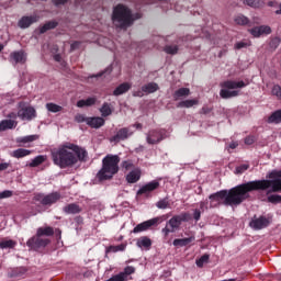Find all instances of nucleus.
<instances>
[{"label": "nucleus", "instance_id": "nucleus-1", "mask_svg": "<svg viewBox=\"0 0 281 281\" xmlns=\"http://www.w3.org/2000/svg\"><path fill=\"white\" fill-rule=\"evenodd\" d=\"M269 188L271 189L269 190ZM255 190H268L267 194H271V192H280L281 180L272 182L269 180H255L239 184L228 192L226 191V201H224V205H240V202L245 201L247 192H254Z\"/></svg>", "mask_w": 281, "mask_h": 281}, {"label": "nucleus", "instance_id": "nucleus-2", "mask_svg": "<svg viewBox=\"0 0 281 281\" xmlns=\"http://www.w3.org/2000/svg\"><path fill=\"white\" fill-rule=\"evenodd\" d=\"M50 155L53 162L59 168H71L79 161H87V157H89L87 149L74 143L59 145L58 148L52 150Z\"/></svg>", "mask_w": 281, "mask_h": 281}, {"label": "nucleus", "instance_id": "nucleus-3", "mask_svg": "<svg viewBox=\"0 0 281 281\" xmlns=\"http://www.w3.org/2000/svg\"><path fill=\"white\" fill-rule=\"evenodd\" d=\"M120 157L117 155L108 154L102 159V167L97 173L99 181H111L114 175L120 172Z\"/></svg>", "mask_w": 281, "mask_h": 281}, {"label": "nucleus", "instance_id": "nucleus-4", "mask_svg": "<svg viewBox=\"0 0 281 281\" xmlns=\"http://www.w3.org/2000/svg\"><path fill=\"white\" fill-rule=\"evenodd\" d=\"M112 21L113 23H116V27H128L130 25H133L135 19H133L128 8L119 4L113 11Z\"/></svg>", "mask_w": 281, "mask_h": 281}, {"label": "nucleus", "instance_id": "nucleus-5", "mask_svg": "<svg viewBox=\"0 0 281 281\" xmlns=\"http://www.w3.org/2000/svg\"><path fill=\"white\" fill-rule=\"evenodd\" d=\"M188 218H190V215L188 213L175 215L167 222L166 227L162 228V234L165 236H168V234H172L173 232H177V229L181 227V223L188 221Z\"/></svg>", "mask_w": 281, "mask_h": 281}, {"label": "nucleus", "instance_id": "nucleus-6", "mask_svg": "<svg viewBox=\"0 0 281 281\" xmlns=\"http://www.w3.org/2000/svg\"><path fill=\"white\" fill-rule=\"evenodd\" d=\"M18 109V117H21L22 120L31 121L36 117V110L25 102H20Z\"/></svg>", "mask_w": 281, "mask_h": 281}, {"label": "nucleus", "instance_id": "nucleus-7", "mask_svg": "<svg viewBox=\"0 0 281 281\" xmlns=\"http://www.w3.org/2000/svg\"><path fill=\"white\" fill-rule=\"evenodd\" d=\"M36 201H40V203H42V205H54V203H57V201H60V193L53 192L47 195L37 194Z\"/></svg>", "mask_w": 281, "mask_h": 281}, {"label": "nucleus", "instance_id": "nucleus-8", "mask_svg": "<svg viewBox=\"0 0 281 281\" xmlns=\"http://www.w3.org/2000/svg\"><path fill=\"white\" fill-rule=\"evenodd\" d=\"M159 223V217H155L148 221H145L140 224H137L133 231L132 234H140V232H148L153 227V225H157Z\"/></svg>", "mask_w": 281, "mask_h": 281}, {"label": "nucleus", "instance_id": "nucleus-9", "mask_svg": "<svg viewBox=\"0 0 281 281\" xmlns=\"http://www.w3.org/2000/svg\"><path fill=\"white\" fill-rule=\"evenodd\" d=\"M157 188H159V181L153 180V181L146 183L145 186L140 187V189L137 191V194L138 195L150 194V192H155V190H157Z\"/></svg>", "mask_w": 281, "mask_h": 281}, {"label": "nucleus", "instance_id": "nucleus-10", "mask_svg": "<svg viewBox=\"0 0 281 281\" xmlns=\"http://www.w3.org/2000/svg\"><path fill=\"white\" fill-rule=\"evenodd\" d=\"M127 183H137L142 179V169L134 168L133 171H130L125 177Z\"/></svg>", "mask_w": 281, "mask_h": 281}, {"label": "nucleus", "instance_id": "nucleus-11", "mask_svg": "<svg viewBox=\"0 0 281 281\" xmlns=\"http://www.w3.org/2000/svg\"><path fill=\"white\" fill-rule=\"evenodd\" d=\"M250 34L255 38H259V36H262L265 34H271V26L263 25V26L255 27L250 30Z\"/></svg>", "mask_w": 281, "mask_h": 281}, {"label": "nucleus", "instance_id": "nucleus-12", "mask_svg": "<svg viewBox=\"0 0 281 281\" xmlns=\"http://www.w3.org/2000/svg\"><path fill=\"white\" fill-rule=\"evenodd\" d=\"M227 196V191H220L216 193H213L209 196L211 203H225Z\"/></svg>", "mask_w": 281, "mask_h": 281}, {"label": "nucleus", "instance_id": "nucleus-13", "mask_svg": "<svg viewBox=\"0 0 281 281\" xmlns=\"http://www.w3.org/2000/svg\"><path fill=\"white\" fill-rule=\"evenodd\" d=\"M136 245L137 247H139V249H144L145 251H148L150 247H153V240L147 236H143L137 239Z\"/></svg>", "mask_w": 281, "mask_h": 281}, {"label": "nucleus", "instance_id": "nucleus-14", "mask_svg": "<svg viewBox=\"0 0 281 281\" xmlns=\"http://www.w3.org/2000/svg\"><path fill=\"white\" fill-rule=\"evenodd\" d=\"M38 19L36 16H23L21 20L18 22L19 27L22 30H25L32 25V23H36Z\"/></svg>", "mask_w": 281, "mask_h": 281}, {"label": "nucleus", "instance_id": "nucleus-15", "mask_svg": "<svg viewBox=\"0 0 281 281\" xmlns=\"http://www.w3.org/2000/svg\"><path fill=\"white\" fill-rule=\"evenodd\" d=\"M104 119L97 116V117H88L86 120V123L88 124V126H90L91 128H101V126H104Z\"/></svg>", "mask_w": 281, "mask_h": 281}, {"label": "nucleus", "instance_id": "nucleus-16", "mask_svg": "<svg viewBox=\"0 0 281 281\" xmlns=\"http://www.w3.org/2000/svg\"><path fill=\"white\" fill-rule=\"evenodd\" d=\"M268 225L269 220L265 217H259L250 222V227H252V229H263V227H267Z\"/></svg>", "mask_w": 281, "mask_h": 281}, {"label": "nucleus", "instance_id": "nucleus-17", "mask_svg": "<svg viewBox=\"0 0 281 281\" xmlns=\"http://www.w3.org/2000/svg\"><path fill=\"white\" fill-rule=\"evenodd\" d=\"M164 139V136L159 131H150L147 136L148 144H159Z\"/></svg>", "mask_w": 281, "mask_h": 281}, {"label": "nucleus", "instance_id": "nucleus-18", "mask_svg": "<svg viewBox=\"0 0 281 281\" xmlns=\"http://www.w3.org/2000/svg\"><path fill=\"white\" fill-rule=\"evenodd\" d=\"M38 138L40 136L37 134L22 136L16 138V144H19V146H25V144H32V142H36Z\"/></svg>", "mask_w": 281, "mask_h": 281}, {"label": "nucleus", "instance_id": "nucleus-19", "mask_svg": "<svg viewBox=\"0 0 281 281\" xmlns=\"http://www.w3.org/2000/svg\"><path fill=\"white\" fill-rule=\"evenodd\" d=\"M29 155H32V150L25 148H19L11 153V157H14V159H23V157H29Z\"/></svg>", "mask_w": 281, "mask_h": 281}, {"label": "nucleus", "instance_id": "nucleus-20", "mask_svg": "<svg viewBox=\"0 0 281 281\" xmlns=\"http://www.w3.org/2000/svg\"><path fill=\"white\" fill-rule=\"evenodd\" d=\"M224 89H243L245 87L244 81H225L221 83Z\"/></svg>", "mask_w": 281, "mask_h": 281}, {"label": "nucleus", "instance_id": "nucleus-21", "mask_svg": "<svg viewBox=\"0 0 281 281\" xmlns=\"http://www.w3.org/2000/svg\"><path fill=\"white\" fill-rule=\"evenodd\" d=\"M16 121L12 120H3L0 122V133L3 131H10L12 128H16Z\"/></svg>", "mask_w": 281, "mask_h": 281}, {"label": "nucleus", "instance_id": "nucleus-22", "mask_svg": "<svg viewBox=\"0 0 281 281\" xmlns=\"http://www.w3.org/2000/svg\"><path fill=\"white\" fill-rule=\"evenodd\" d=\"M64 212L66 214H80V212H82V207L76 203H70L64 207Z\"/></svg>", "mask_w": 281, "mask_h": 281}, {"label": "nucleus", "instance_id": "nucleus-23", "mask_svg": "<svg viewBox=\"0 0 281 281\" xmlns=\"http://www.w3.org/2000/svg\"><path fill=\"white\" fill-rule=\"evenodd\" d=\"M128 135H131V133H128V128L123 127L116 133L115 136L112 137L111 142H120V139H126Z\"/></svg>", "mask_w": 281, "mask_h": 281}, {"label": "nucleus", "instance_id": "nucleus-24", "mask_svg": "<svg viewBox=\"0 0 281 281\" xmlns=\"http://www.w3.org/2000/svg\"><path fill=\"white\" fill-rule=\"evenodd\" d=\"M45 161H47V156L40 155V156H36L35 158H33L31 160V162L29 164V167L30 168H37V166H41V164H45Z\"/></svg>", "mask_w": 281, "mask_h": 281}, {"label": "nucleus", "instance_id": "nucleus-25", "mask_svg": "<svg viewBox=\"0 0 281 281\" xmlns=\"http://www.w3.org/2000/svg\"><path fill=\"white\" fill-rule=\"evenodd\" d=\"M190 95L189 88H180L173 93L175 100H181V98H188Z\"/></svg>", "mask_w": 281, "mask_h": 281}, {"label": "nucleus", "instance_id": "nucleus-26", "mask_svg": "<svg viewBox=\"0 0 281 281\" xmlns=\"http://www.w3.org/2000/svg\"><path fill=\"white\" fill-rule=\"evenodd\" d=\"M36 236L41 238V236H54V228L47 227H40L37 229Z\"/></svg>", "mask_w": 281, "mask_h": 281}, {"label": "nucleus", "instance_id": "nucleus-27", "mask_svg": "<svg viewBox=\"0 0 281 281\" xmlns=\"http://www.w3.org/2000/svg\"><path fill=\"white\" fill-rule=\"evenodd\" d=\"M196 104H199L198 99H190V100L181 101L179 103V106L182 109H192V106H196Z\"/></svg>", "mask_w": 281, "mask_h": 281}, {"label": "nucleus", "instance_id": "nucleus-28", "mask_svg": "<svg viewBox=\"0 0 281 281\" xmlns=\"http://www.w3.org/2000/svg\"><path fill=\"white\" fill-rule=\"evenodd\" d=\"M11 58L14 60V63H25L26 60L24 52H14L11 54Z\"/></svg>", "mask_w": 281, "mask_h": 281}, {"label": "nucleus", "instance_id": "nucleus-29", "mask_svg": "<svg viewBox=\"0 0 281 281\" xmlns=\"http://www.w3.org/2000/svg\"><path fill=\"white\" fill-rule=\"evenodd\" d=\"M95 104V98H88L86 100H79L77 106L82 109L83 106H93Z\"/></svg>", "mask_w": 281, "mask_h": 281}, {"label": "nucleus", "instance_id": "nucleus-30", "mask_svg": "<svg viewBox=\"0 0 281 281\" xmlns=\"http://www.w3.org/2000/svg\"><path fill=\"white\" fill-rule=\"evenodd\" d=\"M194 240V237H188L182 239H175L173 245L175 247H186V245H190Z\"/></svg>", "mask_w": 281, "mask_h": 281}, {"label": "nucleus", "instance_id": "nucleus-31", "mask_svg": "<svg viewBox=\"0 0 281 281\" xmlns=\"http://www.w3.org/2000/svg\"><path fill=\"white\" fill-rule=\"evenodd\" d=\"M128 89H131V83H122L114 90L113 94L122 95L123 93H126Z\"/></svg>", "mask_w": 281, "mask_h": 281}, {"label": "nucleus", "instance_id": "nucleus-32", "mask_svg": "<svg viewBox=\"0 0 281 281\" xmlns=\"http://www.w3.org/2000/svg\"><path fill=\"white\" fill-rule=\"evenodd\" d=\"M14 247H16V241L12 239L0 241V249H14Z\"/></svg>", "mask_w": 281, "mask_h": 281}, {"label": "nucleus", "instance_id": "nucleus-33", "mask_svg": "<svg viewBox=\"0 0 281 281\" xmlns=\"http://www.w3.org/2000/svg\"><path fill=\"white\" fill-rule=\"evenodd\" d=\"M100 113L102 117H109V115L113 113V110L111 109V105L109 103H104L100 109Z\"/></svg>", "mask_w": 281, "mask_h": 281}, {"label": "nucleus", "instance_id": "nucleus-34", "mask_svg": "<svg viewBox=\"0 0 281 281\" xmlns=\"http://www.w3.org/2000/svg\"><path fill=\"white\" fill-rule=\"evenodd\" d=\"M268 122H269V124H280V122H281L280 110L273 112L269 116Z\"/></svg>", "mask_w": 281, "mask_h": 281}, {"label": "nucleus", "instance_id": "nucleus-35", "mask_svg": "<svg viewBox=\"0 0 281 281\" xmlns=\"http://www.w3.org/2000/svg\"><path fill=\"white\" fill-rule=\"evenodd\" d=\"M220 95L221 98H224V99L236 98V95H238V91L236 90L229 91V90L222 89L220 92Z\"/></svg>", "mask_w": 281, "mask_h": 281}, {"label": "nucleus", "instance_id": "nucleus-36", "mask_svg": "<svg viewBox=\"0 0 281 281\" xmlns=\"http://www.w3.org/2000/svg\"><path fill=\"white\" fill-rule=\"evenodd\" d=\"M158 89H159V86H157V83H148L143 87V91L145 93H155V91H157Z\"/></svg>", "mask_w": 281, "mask_h": 281}, {"label": "nucleus", "instance_id": "nucleus-37", "mask_svg": "<svg viewBox=\"0 0 281 281\" xmlns=\"http://www.w3.org/2000/svg\"><path fill=\"white\" fill-rule=\"evenodd\" d=\"M123 276V279L128 280V276H133L135 273V267L127 266L123 272H120Z\"/></svg>", "mask_w": 281, "mask_h": 281}, {"label": "nucleus", "instance_id": "nucleus-38", "mask_svg": "<svg viewBox=\"0 0 281 281\" xmlns=\"http://www.w3.org/2000/svg\"><path fill=\"white\" fill-rule=\"evenodd\" d=\"M47 111H50V113H58L63 111V106L55 104V103H47L46 104Z\"/></svg>", "mask_w": 281, "mask_h": 281}, {"label": "nucleus", "instance_id": "nucleus-39", "mask_svg": "<svg viewBox=\"0 0 281 281\" xmlns=\"http://www.w3.org/2000/svg\"><path fill=\"white\" fill-rule=\"evenodd\" d=\"M57 25H58V23H56V22H48L40 29V32H41V34H45V32H47V30H54V27H56Z\"/></svg>", "mask_w": 281, "mask_h": 281}, {"label": "nucleus", "instance_id": "nucleus-40", "mask_svg": "<svg viewBox=\"0 0 281 281\" xmlns=\"http://www.w3.org/2000/svg\"><path fill=\"white\" fill-rule=\"evenodd\" d=\"M210 262V255H203L200 259H196V267H203V265H207Z\"/></svg>", "mask_w": 281, "mask_h": 281}, {"label": "nucleus", "instance_id": "nucleus-41", "mask_svg": "<svg viewBox=\"0 0 281 281\" xmlns=\"http://www.w3.org/2000/svg\"><path fill=\"white\" fill-rule=\"evenodd\" d=\"M245 47H251V41L237 42L234 46L235 49H243Z\"/></svg>", "mask_w": 281, "mask_h": 281}, {"label": "nucleus", "instance_id": "nucleus-42", "mask_svg": "<svg viewBox=\"0 0 281 281\" xmlns=\"http://www.w3.org/2000/svg\"><path fill=\"white\" fill-rule=\"evenodd\" d=\"M244 3L250 8H260L262 5L260 0H244Z\"/></svg>", "mask_w": 281, "mask_h": 281}, {"label": "nucleus", "instance_id": "nucleus-43", "mask_svg": "<svg viewBox=\"0 0 281 281\" xmlns=\"http://www.w3.org/2000/svg\"><path fill=\"white\" fill-rule=\"evenodd\" d=\"M269 179H277V180H271V182L273 181H281V170H274V171H271L268 176ZM270 181V180H268Z\"/></svg>", "mask_w": 281, "mask_h": 281}, {"label": "nucleus", "instance_id": "nucleus-44", "mask_svg": "<svg viewBox=\"0 0 281 281\" xmlns=\"http://www.w3.org/2000/svg\"><path fill=\"white\" fill-rule=\"evenodd\" d=\"M126 247L124 245H119V246H110L108 248V251L111 254H117V251H124Z\"/></svg>", "mask_w": 281, "mask_h": 281}, {"label": "nucleus", "instance_id": "nucleus-45", "mask_svg": "<svg viewBox=\"0 0 281 281\" xmlns=\"http://www.w3.org/2000/svg\"><path fill=\"white\" fill-rule=\"evenodd\" d=\"M268 202L273 203V204L281 203V195L270 194V195H268Z\"/></svg>", "mask_w": 281, "mask_h": 281}, {"label": "nucleus", "instance_id": "nucleus-46", "mask_svg": "<svg viewBox=\"0 0 281 281\" xmlns=\"http://www.w3.org/2000/svg\"><path fill=\"white\" fill-rule=\"evenodd\" d=\"M235 23H237V25H247V23H249V20L245 15H238L235 19Z\"/></svg>", "mask_w": 281, "mask_h": 281}, {"label": "nucleus", "instance_id": "nucleus-47", "mask_svg": "<svg viewBox=\"0 0 281 281\" xmlns=\"http://www.w3.org/2000/svg\"><path fill=\"white\" fill-rule=\"evenodd\" d=\"M122 168H124V170H133V168H135V165L131 160H124L122 162Z\"/></svg>", "mask_w": 281, "mask_h": 281}, {"label": "nucleus", "instance_id": "nucleus-48", "mask_svg": "<svg viewBox=\"0 0 281 281\" xmlns=\"http://www.w3.org/2000/svg\"><path fill=\"white\" fill-rule=\"evenodd\" d=\"M249 169V165H241V166H238V167H236V169H235V173L236 175H243V172H245L246 170H248Z\"/></svg>", "mask_w": 281, "mask_h": 281}, {"label": "nucleus", "instance_id": "nucleus-49", "mask_svg": "<svg viewBox=\"0 0 281 281\" xmlns=\"http://www.w3.org/2000/svg\"><path fill=\"white\" fill-rule=\"evenodd\" d=\"M169 206L170 204L166 200H160L159 202H157V207L159 210H168Z\"/></svg>", "mask_w": 281, "mask_h": 281}, {"label": "nucleus", "instance_id": "nucleus-50", "mask_svg": "<svg viewBox=\"0 0 281 281\" xmlns=\"http://www.w3.org/2000/svg\"><path fill=\"white\" fill-rule=\"evenodd\" d=\"M165 52L166 54H177V52H179V48L177 46H166Z\"/></svg>", "mask_w": 281, "mask_h": 281}, {"label": "nucleus", "instance_id": "nucleus-51", "mask_svg": "<svg viewBox=\"0 0 281 281\" xmlns=\"http://www.w3.org/2000/svg\"><path fill=\"white\" fill-rule=\"evenodd\" d=\"M272 95H277L279 100L281 99V87L280 86H274L272 88Z\"/></svg>", "mask_w": 281, "mask_h": 281}, {"label": "nucleus", "instance_id": "nucleus-52", "mask_svg": "<svg viewBox=\"0 0 281 281\" xmlns=\"http://www.w3.org/2000/svg\"><path fill=\"white\" fill-rule=\"evenodd\" d=\"M12 196V191L5 190L0 193V199H10Z\"/></svg>", "mask_w": 281, "mask_h": 281}, {"label": "nucleus", "instance_id": "nucleus-53", "mask_svg": "<svg viewBox=\"0 0 281 281\" xmlns=\"http://www.w3.org/2000/svg\"><path fill=\"white\" fill-rule=\"evenodd\" d=\"M254 142H255L254 136H248V137L245 138V144L247 146H251V144H254Z\"/></svg>", "mask_w": 281, "mask_h": 281}, {"label": "nucleus", "instance_id": "nucleus-54", "mask_svg": "<svg viewBox=\"0 0 281 281\" xmlns=\"http://www.w3.org/2000/svg\"><path fill=\"white\" fill-rule=\"evenodd\" d=\"M8 168H10V164H8V162L0 164V172L3 170H8Z\"/></svg>", "mask_w": 281, "mask_h": 281}, {"label": "nucleus", "instance_id": "nucleus-55", "mask_svg": "<svg viewBox=\"0 0 281 281\" xmlns=\"http://www.w3.org/2000/svg\"><path fill=\"white\" fill-rule=\"evenodd\" d=\"M193 218H195L196 221H199L201 218V211L195 210L193 213Z\"/></svg>", "mask_w": 281, "mask_h": 281}, {"label": "nucleus", "instance_id": "nucleus-56", "mask_svg": "<svg viewBox=\"0 0 281 281\" xmlns=\"http://www.w3.org/2000/svg\"><path fill=\"white\" fill-rule=\"evenodd\" d=\"M76 120H77V122H87V119H85V116L81 115V114H78V115L76 116Z\"/></svg>", "mask_w": 281, "mask_h": 281}, {"label": "nucleus", "instance_id": "nucleus-57", "mask_svg": "<svg viewBox=\"0 0 281 281\" xmlns=\"http://www.w3.org/2000/svg\"><path fill=\"white\" fill-rule=\"evenodd\" d=\"M55 5H60L63 3H67V0H54Z\"/></svg>", "mask_w": 281, "mask_h": 281}, {"label": "nucleus", "instance_id": "nucleus-58", "mask_svg": "<svg viewBox=\"0 0 281 281\" xmlns=\"http://www.w3.org/2000/svg\"><path fill=\"white\" fill-rule=\"evenodd\" d=\"M238 147V143H232L229 145V148L234 149V148H237Z\"/></svg>", "mask_w": 281, "mask_h": 281}, {"label": "nucleus", "instance_id": "nucleus-59", "mask_svg": "<svg viewBox=\"0 0 281 281\" xmlns=\"http://www.w3.org/2000/svg\"><path fill=\"white\" fill-rule=\"evenodd\" d=\"M41 245H43V246H45V245H49V239H45L44 241H42V244Z\"/></svg>", "mask_w": 281, "mask_h": 281}, {"label": "nucleus", "instance_id": "nucleus-60", "mask_svg": "<svg viewBox=\"0 0 281 281\" xmlns=\"http://www.w3.org/2000/svg\"><path fill=\"white\" fill-rule=\"evenodd\" d=\"M55 60H57V63H60V55H55Z\"/></svg>", "mask_w": 281, "mask_h": 281}, {"label": "nucleus", "instance_id": "nucleus-61", "mask_svg": "<svg viewBox=\"0 0 281 281\" xmlns=\"http://www.w3.org/2000/svg\"><path fill=\"white\" fill-rule=\"evenodd\" d=\"M8 117H16V114L15 113H11L8 115Z\"/></svg>", "mask_w": 281, "mask_h": 281}, {"label": "nucleus", "instance_id": "nucleus-62", "mask_svg": "<svg viewBox=\"0 0 281 281\" xmlns=\"http://www.w3.org/2000/svg\"><path fill=\"white\" fill-rule=\"evenodd\" d=\"M2 50H3V45L0 44V52H2Z\"/></svg>", "mask_w": 281, "mask_h": 281}]
</instances>
